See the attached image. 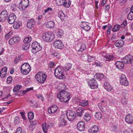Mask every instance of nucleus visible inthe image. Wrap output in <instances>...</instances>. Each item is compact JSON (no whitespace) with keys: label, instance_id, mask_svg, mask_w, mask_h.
Returning <instances> with one entry per match:
<instances>
[{"label":"nucleus","instance_id":"40","mask_svg":"<svg viewBox=\"0 0 133 133\" xmlns=\"http://www.w3.org/2000/svg\"><path fill=\"white\" fill-rule=\"evenodd\" d=\"M96 118L98 120L100 119L102 117V114L99 112H96L95 114Z\"/></svg>","mask_w":133,"mask_h":133},{"label":"nucleus","instance_id":"23","mask_svg":"<svg viewBox=\"0 0 133 133\" xmlns=\"http://www.w3.org/2000/svg\"><path fill=\"white\" fill-rule=\"evenodd\" d=\"M98 126L95 125L92 128H90L89 130V133H96L98 132Z\"/></svg>","mask_w":133,"mask_h":133},{"label":"nucleus","instance_id":"45","mask_svg":"<svg viewBox=\"0 0 133 133\" xmlns=\"http://www.w3.org/2000/svg\"><path fill=\"white\" fill-rule=\"evenodd\" d=\"M127 18L130 20L133 19V12L130 11L128 15Z\"/></svg>","mask_w":133,"mask_h":133},{"label":"nucleus","instance_id":"61","mask_svg":"<svg viewBox=\"0 0 133 133\" xmlns=\"http://www.w3.org/2000/svg\"><path fill=\"white\" fill-rule=\"evenodd\" d=\"M111 28V26H109L108 27L107 31V33L108 35H109L110 34Z\"/></svg>","mask_w":133,"mask_h":133},{"label":"nucleus","instance_id":"2","mask_svg":"<svg viewBox=\"0 0 133 133\" xmlns=\"http://www.w3.org/2000/svg\"><path fill=\"white\" fill-rule=\"evenodd\" d=\"M65 71L62 66H58L55 69L54 75L57 78L59 79H63L64 78Z\"/></svg>","mask_w":133,"mask_h":133},{"label":"nucleus","instance_id":"51","mask_svg":"<svg viewBox=\"0 0 133 133\" xmlns=\"http://www.w3.org/2000/svg\"><path fill=\"white\" fill-rule=\"evenodd\" d=\"M33 88H27L26 89L22 91H21V93L25 94L26 92L29 91L33 90Z\"/></svg>","mask_w":133,"mask_h":133},{"label":"nucleus","instance_id":"56","mask_svg":"<svg viewBox=\"0 0 133 133\" xmlns=\"http://www.w3.org/2000/svg\"><path fill=\"white\" fill-rule=\"evenodd\" d=\"M61 88L62 90H64L67 89V88L66 85L64 84H62L61 85Z\"/></svg>","mask_w":133,"mask_h":133},{"label":"nucleus","instance_id":"24","mask_svg":"<svg viewBox=\"0 0 133 133\" xmlns=\"http://www.w3.org/2000/svg\"><path fill=\"white\" fill-rule=\"evenodd\" d=\"M104 87L107 91H110L112 89V86L108 83L107 82H104Z\"/></svg>","mask_w":133,"mask_h":133},{"label":"nucleus","instance_id":"32","mask_svg":"<svg viewBox=\"0 0 133 133\" xmlns=\"http://www.w3.org/2000/svg\"><path fill=\"white\" fill-rule=\"evenodd\" d=\"M96 75V78L97 79L99 80H101L103 79L104 78V75L102 73H98Z\"/></svg>","mask_w":133,"mask_h":133},{"label":"nucleus","instance_id":"62","mask_svg":"<svg viewBox=\"0 0 133 133\" xmlns=\"http://www.w3.org/2000/svg\"><path fill=\"white\" fill-rule=\"evenodd\" d=\"M89 24L87 22H84L82 24V27H85L89 25Z\"/></svg>","mask_w":133,"mask_h":133},{"label":"nucleus","instance_id":"54","mask_svg":"<svg viewBox=\"0 0 133 133\" xmlns=\"http://www.w3.org/2000/svg\"><path fill=\"white\" fill-rule=\"evenodd\" d=\"M53 56L56 57V58H59L60 56V54L56 52H55L52 53Z\"/></svg>","mask_w":133,"mask_h":133},{"label":"nucleus","instance_id":"19","mask_svg":"<svg viewBox=\"0 0 133 133\" xmlns=\"http://www.w3.org/2000/svg\"><path fill=\"white\" fill-rule=\"evenodd\" d=\"M76 110L77 115L81 117L84 113V110L82 107H78L76 108Z\"/></svg>","mask_w":133,"mask_h":133},{"label":"nucleus","instance_id":"15","mask_svg":"<svg viewBox=\"0 0 133 133\" xmlns=\"http://www.w3.org/2000/svg\"><path fill=\"white\" fill-rule=\"evenodd\" d=\"M16 18V16L14 14H11L9 15L8 18V22L9 24H12L15 22Z\"/></svg>","mask_w":133,"mask_h":133},{"label":"nucleus","instance_id":"46","mask_svg":"<svg viewBox=\"0 0 133 133\" xmlns=\"http://www.w3.org/2000/svg\"><path fill=\"white\" fill-rule=\"evenodd\" d=\"M63 34V31L61 29L59 30V31L57 33V35L58 37H61Z\"/></svg>","mask_w":133,"mask_h":133},{"label":"nucleus","instance_id":"49","mask_svg":"<svg viewBox=\"0 0 133 133\" xmlns=\"http://www.w3.org/2000/svg\"><path fill=\"white\" fill-rule=\"evenodd\" d=\"M64 0H56V3L57 5L59 6H61L63 4Z\"/></svg>","mask_w":133,"mask_h":133},{"label":"nucleus","instance_id":"11","mask_svg":"<svg viewBox=\"0 0 133 133\" xmlns=\"http://www.w3.org/2000/svg\"><path fill=\"white\" fill-rule=\"evenodd\" d=\"M53 45L56 48L61 49L64 48V45L63 42L61 40H58L54 41Z\"/></svg>","mask_w":133,"mask_h":133},{"label":"nucleus","instance_id":"47","mask_svg":"<svg viewBox=\"0 0 133 133\" xmlns=\"http://www.w3.org/2000/svg\"><path fill=\"white\" fill-rule=\"evenodd\" d=\"M105 58L107 61H110L113 60V56L112 55H108L106 56Z\"/></svg>","mask_w":133,"mask_h":133},{"label":"nucleus","instance_id":"17","mask_svg":"<svg viewBox=\"0 0 133 133\" xmlns=\"http://www.w3.org/2000/svg\"><path fill=\"white\" fill-rule=\"evenodd\" d=\"M35 21L32 19H30L28 21L27 23V27L29 28H33L35 25Z\"/></svg>","mask_w":133,"mask_h":133},{"label":"nucleus","instance_id":"29","mask_svg":"<svg viewBox=\"0 0 133 133\" xmlns=\"http://www.w3.org/2000/svg\"><path fill=\"white\" fill-rule=\"evenodd\" d=\"M13 27L15 29H17L19 28L22 25L21 22L18 21H16L14 23Z\"/></svg>","mask_w":133,"mask_h":133},{"label":"nucleus","instance_id":"6","mask_svg":"<svg viewBox=\"0 0 133 133\" xmlns=\"http://www.w3.org/2000/svg\"><path fill=\"white\" fill-rule=\"evenodd\" d=\"M31 47L32 48V52L34 54L41 51L42 48L39 44L36 42H34L32 43Z\"/></svg>","mask_w":133,"mask_h":133},{"label":"nucleus","instance_id":"3","mask_svg":"<svg viewBox=\"0 0 133 133\" xmlns=\"http://www.w3.org/2000/svg\"><path fill=\"white\" fill-rule=\"evenodd\" d=\"M47 75L46 74L43 72H39L36 75L37 81L40 83H43L46 80Z\"/></svg>","mask_w":133,"mask_h":133},{"label":"nucleus","instance_id":"52","mask_svg":"<svg viewBox=\"0 0 133 133\" xmlns=\"http://www.w3.org/2000/svg\"><path fill=\"white\" fill-rule=\"evenodd\" d=\"M127 24V22L125 20L120 26V27L124 28L126 26Z\"/></svg>","mask_w":133,"mask_h":133},{"label":"nucleus","instance_id":"8","mask_svg":"<svg viewBox=\"0 0 133 133\" xmlns=\"http://www.w3.org/2000/svg\"><path fill=\"white\" fill-rule=\"evenodd\" d=\"M89 87L91 89H95L97 88L98 85L96 81L92 78L88 81Z\"/></svg>","mask_w":133,"mask_h":133},{"label":"nucleus","instance_id":"13","mask_svg":"<svg viewBox=\"0 0 133 133\" xmlns=\"http://www.w3.org/2000/svg\"><path fill=\"white\" fill-rule=\"evenodd\" d=\"M8 13L6 10L2 11L0 14V21L1 22L5 21L8 16Z\"/></svg>","mask_w":133,"mask_h":133},{"label":"nucleus","instance_id":"55","mask_svg":"<svg viewBox=\"0 0 133 133\" xmlns=\"http://www.w3.org/2000/svg\"><path fill=\"white\" fill-rule=\"evenodd\" d=\"M55 65V63L53 62H49V68H50L53 67Z\"/></svg>","mask_w":133,"mask_h":133},{"label":"nucleus","instance_id":"53","mask_svg":"<svg viewBox=\"0 0 133 133\" xmlns=\"http://www.w3.org/2000/svg\"><path fill=\"white\" fill-rule=\"evenodd\" d=\"M52 10L51 8H47L44 11V12L45 13H48V14H50L51 12H52Z\"/></svg>","mask_w":133,"mask_h":133},{"label":"nucleus","instance_id":"21","mask_svg":"<svg viewBox=\"0 0 133 133\" xmlns=\"http://www.w3.org/2000/svg\"><path fill=\"white\" fill-rule=\"evenodd\" d=\"M125 120L128 123H132L133 122V116L131 114H128L126 116Z\"/></svg>","mask_w":133,"mask_h":133},{"label":"nucleus","instance_id":"34","mask_svg":"<svg viewBox=\"0 0 133 133\" xmlns=\"http://www.w3.org/2000/svg\"><path fill=\"white\" fill-rule=\"evenodd\" d=\"M58 16L61 20H64V19L65 15L62 11H60L58 12Z\"/></svg>","mask_w":133,"mask_h":133},{"label":"nucleus","instance_id":"64","mask_svg":"<svg viewBox=\"0 0 133 133\" xmlns=\"http://www.w3.org/2000/svg\"><path fill=\"white\" fill-rule=\"evenodd\" d=\"M95 64L97 66H101V64L100 62H99L95 61Z\"/></svg>","mask_w":133,"mask_h":133},{"label":"nucleus","instance_id":"41","mask_svg":"<svg viewBox=\"0 0 133 133\" xmlns=\"http://www.w3.org/2000/svg\"><path fill=\"white\" fill-rule=\"evenodd\" d=\"M32 40L31 38L30 37H28L25 38L23 40L24 43H29Z\"/></svg>","mask_w":133,"mask_h":133},{"label":"nucleus","instance_id":"39","mask_svg":"<svg viewBox=\"0 0 133 133\" xmlns=\"http://www.w3.org/2000/svg\"><path fill=\"white\" fill-rule=\"evenodd\" d=\"M29 2L28 0H21L20 3H22V4L27 8L29 5Z\"/></svg>","mask_w":133,"mask_h":133},{"label":"nucleus","instance_id":"59","mask_svg":"<svg viewBox=\"0 0 133 133\" xmlns=\"http://www.w3.org/2000/svg\"><path fill=\"white\" fill-rule=\"evenodd\" d=\"M2 131L1 133H8L7 130L4 127H2Z\"/></svg>","mask_w":133,"mask_h":133},{"label":"nucleus","instance_id":"43","mask_svg":"<svg viewBox=\"0 0 133 133\" xmlns=\"http://www.w3.org/2000/svg\"><path fill=\"white\" fill-rule=\"evenodd\" d=\"M28 116L29 120H32L34 117V113L32 112H29L28 113Z\"/></svg>","mask_w":133,"mask_h":133},{"label":"nucleus","instance_id":"16","mask_svg":"<svg viewBox=\"0 0 133 133\" xmlns=\"http://www.w3.org/2000/svg\"><path fill=\"white\" fill-rule=\"evenodd\" d=\"M77 127V129L80 131H84L85 129L84 122L83 121H80L78 123Z\"/></svg>","mask_w":133,"mask_h":133},{"label":"nucleus","instance_id":"26","mask_svg":"<svg viewBox=\"0 0 133 133\" xmlns=\"http://www.w3.org/2000/svg\"><path fill=\"white\" fill-rule=\"evenodd\" d=\"M116 65L117 68L119 69H122L124 66V63L121 61H117L116 63Z\"/></svg>","mask_w":133,"mask_h":133},{"label":"nucleus","instance_id":"60","mask_svg":"<svg viewBox=\"0 0 133 133\" xmlns=\"http://www.w3.org/2000/svg\"><path fill=\"white\" fill-rule=\"evenodd\" d=\"M22 129L21 128H18L16 130L15 133H21Z\"/></svg>","mask_w":133,"mask_h":133},{"label":"nucleus","instance_id":"22","mask_svg":"<svg viewBox=\"0 0 133 133\" xmlns=\"http://www.w3.org/2000/svg\"><path fill=\"white\" fill-rule=\"evenodd\" d=\"M7 68L6 67H3L0 72V76L2 78H4L6 76L7 74Z\"/></svg>","mask_w":133,"mask_h":133},{"label":"nucleus","instance_id":"27","mask_svg":"<svg viewBox=\"0 0 133 133\" xmlns=\"http://www.w3.org/2000/svg\"><path fill=\"white\" fill-rule=\"evenodd\" d=\"M124 43V41L120 40L119 41H116L115 43V45L116 47H121L123 45Z\"/></svg>","mask_w":133,"mask_h":133},{"label":"nucleus","instance_id":"38","mask_svg":"<svg viewBox=\"0 0 133 133\" xmlns=\"http://www.w3.org/2000/svg\"><path fill=\"white\" fill-rule=\"evenodd\" d=\"M84 55H83L84 57L86 56L87 57H88V61L89 62H91L95 59V57L94 56H91L90 55H86L84 54Z\"/></svg>","mask_w":133,"mask_h":133},{"label":"nucleus","instance_id":"57","mask_svg":"<svg viewBox=\"0 0 133 133\" xmlns=\"http://www.w3.org/2000/svg\"><path fill=\"white\" fill-rule=\"evenodd\" d=\"M12 80L11 77L9 76L8 77L7 79V82L8 83H10L11 82Z\"/></svg>","mask_w":133,"mask_h":133},{"label":"nucleus","instance_id":"63","mask_svg":"<svg viewBox=\"0 0 133 133\" xmlns=\"http://www.w3.org/2000/svg\"><path fill=\"white\" fill-rule=\"evenodd\" d=\"M24 114V113L22 112H20V114L21 116H22V118L24 119H25V117Z\"/></svg>","mask_w":133,"mask_h":133},{"label":"nucleus","instance_id":"4","mask_svg":"<svg viewBox=\"0 0 133 133\" xmlns=\"http://www.w3.org/2000/svg\"><path fill=\"white\" fill-rule=\"evenodd\" d=\"M54 33L51 32H47L43 33L42 35V38L46 42H51L54 38Z\"/></svg>","mask_w":133,"mask_h":133},{"label":"nucleus","instance_id":"33","mask_svg":"<svg viewBox=\"0 0 133 133\" xmlns=\"http://www.w3.org/2000/svg\"><path fill=\"white\" fill-rule=\"evenodd\" d=\"M89 101H82L79 102V104L82 107H85L87 106L89 103Z\"/></svg>","mask_w":133,"mask_h":133},{"label":"nucleus","instance_id":"7","mask_svg":"<svg viewBox=\"0 0 133 133\" xmlns=\"http://www.w3.org/2000/svg\"><path fill=\"white\" fill-rule=\"evenodd\" d=\"M107 105L106 101H102L98 103V105L102 112H106V111L108 112L107 107L106 106Z\"/></svg>","mask_w":133,"mask_h":133},{"label":"nucleus","instance_id":"30","mask_svg":"<svg viewBox=\"0 0 133 133\" xmlns=\"http://www.w3.org/2000/svg\"><path fill=\"white\" fill-rule=\"evenodd\" d=\"M55 23L52 21H50L47 22L46 24V26L48 28H52L54 26Z\"/></svg>","mask_w":133,"mask_h":133},{"label":"nucleus","instance_id":"28","mask_svg":"<svg viewBox=\"0 0 133 133\" xmlns=\"http://www.w3.org/2000/svg\"><path fill=\"white\" fill-rule=\"evenodd\" d=\"M72 65L71 64L68 63L66 64L63 67V69L65 72L68 71L71 68Z\"/></svg>","mask_w":133,"mask_h":133},{"label":"nucleus","instance_id":"42","mask_svg":"<svg viewBox=\"0 0 133 133\" xmlns=\"http://www.w3.org/2000/svg\"><path fill=\"white\" fill-rule=\"evenodd\" d=\"M86 49V47L85 44L84 43H82L81 45L80 49L79 50V51L82 52Z\"/></svg>","mask_w":133,"mask_h":133},{"label":"nucleus","instance_id":"1","mask_svg":"<svg viewBox=\"0 0 133 133\" xmlns=\"http://www.w3.org/2000/svg\"><path fill=\"white\" fill-rule=\"evenodd\" d=\"M70 94L65 90H62L57 95V97L59 101L62 102H66L70 99Z\"/></svg>","mask_w":133,"mask_h":133},{"label":"nucleus","instance_id":"35","mask_svg":"<svg viewBox=\"0 0 133 133\" xmlns=\"http://www.w3.org/2000/svg\"><path fill=\"white\" fill-rule=\"evenodd\" d=\"M30 45V44L29 43H24L22 46V50H28Z\"/></svg>","mask_w":133,"mask_h":133},{"label":"nucleus","instance_id":"44","mask_svg":"<svg viewBox=\"0 0 133 133\" xmlns=\"http://www.w3.org/2000/svg\"><path fill=\"white\" fill-rule=\"evenodd\" d=\"M26 8V7L23 5L22 3H20V2L19 3L18 8L20 10H24Z\"/></svg>","mask_w":133,"mask_h":133},{"label":"nucleus","instance_id":"18","mask_svg":"<svg viewBox=\"0 0 133 133\" xmlns=\"http://www.w3.org/2000/svg\"><path fill=\"white\" fill-rule=\"evenodd\" d=\"M52 125L50 123H48L46 122L44 123L42 125V127L43 131L44 133H46L48 129L50 128Z\"/></svg>","mask_w":133,"mask_h":133},{"label":"nucleus","instance_id":"48","mask_svg":"<svg viewBox=\"0 0 133 133\" xmlns=\"http://www.w3.org/2000/svg\"><path fill=\"white\" fill-rule=\"evenodd\" d=\"M119 25H115L112 29V30L114 32H116L119 30Z\"/></svg>","mask_w":133,"mask_h":133},{"label":"nucleus","instance_id":"20","mask_svg":"<svg viewBox=\"0 0 133 133\" xmlns=\"http://www.w3.org/2000/svg\"><path fill=\"white\" fill-rule=\"evenodd\" d=\"M57 107L56 105H54L49 108L48 112L49 114L54 113L57 111Z\"/></svg>","mask_w":133,"mask_h":133},{"label":"nucleus","instance_id":"14","mask_svg":"<svg viewBox=\"0 0 133 133\" xmlns=\"http://www.w3.org/2000/svg\"><path fill=\"white\" fill-rule=\"evenodd\" d=\"M20 39L19 37H14L9 39V43L10 45H12L18 43L20 41Z\"/></svg>","mask_w":133,"mask_h":133},{"label":"nucleus","instance_id":"31","mask_svg":"<svg viewBox=\"0 0 133 133\" xmlns=\"http://www.w3.org/2000/svg\"><path fill=\"white\" fill-rule=\"evenodd\" d=\"M71 5V2L70 0H64L63 4L62 5L66 8H69Z\"/></svg>","mask_w":133,"mask_h":133},{"label":"nucleus","instance_id":"50","mask_svg":"<svg viewBox=\"0 0 133 133\" xmlns=\"http://www.w3.org/2000/svg\"><path fill=\"white\" fill-rule=\"evenodd\" d=\"M21 85H19L16 86L13 89V91L14 92H16L19 90L21 88Z\"/></svg>","mask_w":133,"mask_h":133},{"label":"nucleus","instance_id":"58","mask_svg":"<svg viewBox=\"0 0 133 133\" xmlns=\"http://www.w3.org/2000/svg\"><path fill=\"white\" fill-rule=\"evenodd\" d=\"M84 30L86 31H88L90 29V27L89 25H88L87 26L85 27H82Z\"/></svg>","mask_w":133,"mask_h":133},{"label":"nucleus","instance_id":"36","mask_svg":"<svg viewBox=\"0 0 133 133\" xmlns=\"http://www.w3.org/2000/svg\"><path fill=\"white\" fill-rule=\"evenodd\" d=\"M22 60V58L21 56H18L16 57L15 59L14 63L15 64H17L19 62H20Z\"/></svg>","mask_w":133,"mask_h":133},{"label":"nucleus","instance_id":"10","mask_svg":"<svg viewBox=\"0 0 133 133\" xmlns=\"http://www.w3.org/2000/svg\"><path fill=\"white\" fill-rule=\"evenodd\" d=\"M123 61L125 64L130 63L133 66V56L130 55L126 56L123 58Z\"/></svg>","mask_w":133,"mask_h":133},{"label":"nucleus","instance_id":"37","mask_svg":"<svg viewBox=\"0 0 133 133\" xmlns=\"http://www.w3.org/2000/svg\"><path fill=\"white\" fill-rule=\"evenodd\" d=\"M91 119L90 115L88 114H85L83 116V119L86 121H89Z\"/></svg>","mask_w":133,"mask_h":133},{"label":"nucleus","instance_id":"5","mask_svg":"<svg viewBox=\"0 0 133 133\" xmlns=\"http://www.w3.org/2000/svg\"><path fill=\"white\" fill-rule=\"evenodd\" d=\"M31 68L29 64L25 63L22 65L21 68V72L23 74H28L30 71Z\"/></svg>","mask_w":133,"mask_h":133},{"label":"nucleus","instance_id":"9","mask_svg":"<svg viewBox=\"0 0 133 133\" xmlns=\"http://www.w3.org/2000/svg\"><path fill=\"white\" fill-rule=\"evenodd\" d=\"M67 118L69 121H72L75 117V113L74 111L71 110L67 111L66 113Z\"/></svg>","mask_w":133,"mask_h":133},{"label":"nucleus","instance_id":"12","mask_svg":"<svg viewBox=\"0 0 133 133\" xmlns=\"http://www.w3.org/2000/svg\"><path fill=\"white\" fill-rule=\"evenodd\" d=\"M120 84L122 85L128 86L129 82L127 80L124 74H122L120 78Z\"/></svg>","mask_w":133,"mask_h":133},{"label":"nucleus","instance_id":"25","mask_svg":"<svg viewBox=\"0 0 133 133\" xmlns=\"http://www.w3.org/2000/svg\"><path fill=\"white\" fill-rule=\"evenodd\" d=\"M63 116H62V117H61L59 121V126L62 127L65 126L66 124V121L65 119V117L64 118Z\"/></svg>","mask_w":133,"mask_h":133}]
</instances>
